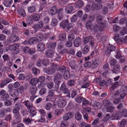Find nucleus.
<instances>
[{
  "label": "nucleus",
  "mask_w": 127,
  "mask_h": 127,
  "mask_svg": "<svg viewBox=\"0 0 127 127\" xmlns=\"http://www.w3.org/2000/svg\"><path fill=\"white\" fill-rule=\"evenodd\" d=\"M105 23L104 22L100 23L99 24H97L93 26V31L95 32H97L98 30L99 31H102L104 28L105 27Z\"/></svg>",
  "instance_id": "obj_1"
},
{
  "label": "nucleus",
  "mask_w": 127,
  "mask_h": 127,
  "mask_svg": "<svg viewBox=\"0 0 127 127\" xmlns=\"http://www.w3.org/2000/svg\"><path fill=\"white\" fill-rule=\"evenodd\" d=\"M57 8H52L49 10V13L51 14L52 15L55 14L57 12L59 13L58 15V18L59 20H61L63 19V16L62 15L61 16L60 15V13H61V12L63 10V8H59V9L57 10Z\"/></svg>",
  "instance_id": "obj_2"
},
{
  "label": "nucleus",
  "mask_w": 127,
  "mask_h": 127,
  "mask_svg": "<svg viewBox=\"0 0 127 127\" xmlns=\"http://www.w3.org/2000/svg\"><path fill=\"white\" fill-rule=\"evenodd\" d=\"M58 67L57 64H53L51 67L47 69L46 71V73L49 75L52 74L55 72Z\"/></svg>",
  "instance_id": "obj_3"
},
{
  "label": "nucleus",
  "mask_w": 127,
  "mask_h": 127,
  "mask_svg": "<svg viewBox=\"0 0 127 127\" xmlns=\"http://www.w3.org/2000/svg\"><path fill=\"white\" fill-rule=\"evenodd\" d=\"M9 94L10 96L15 98L13 99L14 100H17L18 99L19 94L17 90L14 89L10 90Z\"/></svg>",
  "instance_id": "obj_4"
},
{
  "label": "nucleus",
  "mask_w": 127,
  "mask_h": 127,
  "mask_svg": "<svg viewBox=\"0 0 127 127\" xmlns=\"http://www.w3.org/2000/svg\"><path fill=\"white\" fill-rule=\"evenodd\" d=\"M19 106V105L18 104H15V107L12 110L13 113L14 114L15 117L17 118H19L20 116L19 112L20 108Z\"/></svg>",
  "instance_id": "obj_5"
},
{
  "label": "nucleus",
  "mask_w": 127,
  "mask_h": 127,
  "mask_svg": "<svg viewBox=\"0 0 127 127\" xmlns=\"http://www.w3.org/2000/svg\"><path fill=\"white\" fill-rule=\"evenodd\" d=\"M122 115L124 117H126L127 116V110L126 109H123L122 112V114L120 113H117L115 115V118L116 119H120L122 116Z\"/></svg>",
  "instance_id": "obj_6"
},
{
  "label": "nucleus",
  "mask_w": 127,
  "mask_h": 127,
  "mask_svg": "<svg viewBox=\"0 0 127 127\" xmlns=\"http://www.w3.org/2000/svg\"><path fill=\"white\" fill-rule=\"evenodd\" d=\"M0 96H1V99L3 101L7 100L9 97L8 94L3 89L0 91Z\"/></svg>",
  "instance_id": "obj_7"
},
{
  "label": "nucleus",
  "mask_w": 127,
  "mask_h": 127,
  "mask_svg": "<svg viewBox=\"0 0 127 127\" xmlns=\"http://www.w3.org/2000/svg\"><path fill=\"white\" fill-rule=\"evenodd\" d=\"M23 51L25 53L32 55L35 52V50L34 48H30L27 47H25L23 49Z\"/></svg>",
  "instance_id": "obj_8"
},
{
  "label": "nucleus",
  "mask_w": 127,
  "mask_h": 127,
  "mask_svg": "<svg viewBox=\"0 0 127 127\" xmlns=\"http://www.w3.org/2000/svg\"><path fill=\"white\" fill-rule=\"evenodd\" d=\"M55 91L52 89L48 92V95L46 97V101H50L55 94Z\"/></svg>",
  "instance_id": "obj_9"
},
{
  "label": "nucleus",
  "mask_w": 127,
  "mask_h": 127,
  "mask_svg": "<svg viewBox=\"0 0 127 127\" xmlns=\"http://www.w3.org/2000/svg\"><path fill=\"white\" fill-rule=\"evenodd\" d=\"M58 105L60 107L64 106L66 104V100L60 97L58 101Z\"/></svg>",
  "instance_id": "obj_10"
},
{
  "label": "nucleus",
  "mask_w": 127,
  "mask_h": 127,
  "mask_svg": "<svg viewBox=\"0 0 127 127\" xmlns=\"http://www.w3.org/2000/svg\"><path fill=\"white\" fill-rule=\"evenodd\" d=\"M62 78V76L60 73L57 74L55 76L54 78V82L58 85L61 82Z\"/></svg>",
  "instance_id": "obj_11"
},
{
  "label": "nucleus",
  "mask_w": 127,
  "mask_h": 127,
  "mask_svg": "<svg viewBox=\"0 0 127 127\" xmlns=\"http://www.w3.org/2000/svg\"><path fill=\"white\" fill-rule=\"evenodd\" d=\"M19 46L18 44H15L14 45H12L8 46V48L6 49L7 51L8 50H17L18 53L19 52V50L17 48L19 47Z\"/></svg>",
  "instance_id": "obj_12"
},
{
  "label": "nucleus",
  "mask_w": 127,
  "mask_h": 127,
  "mask_svg": "<svg viewBox=\"0 0 127 127\" xmlns=\"http://www.w3.org/2000/svg\"><path fill=\"white\" fill-rule=\"evenodd\" d=\"M43 26V22L41 21L39 22L37 24L35 25L34 26V28L35 30L34 32L35 33L37 31L41 28Z\"/></svg>",
  "instance_id": "obj_13"
},
{
  "label": "nucleus",
  "mask_w": 127,
  "mask_h": 127,
  "mask_svg": "<svg viewBox=\"0 0 127 127\" xmlns=\"http://www.w3.org/2000/svg\"><path fill=\"white\" fill-rule=\"evenodd\" d=\"M100 61L99 59H96L93 61V63L91 64V67L93 68L96 67L100 63Z\"/></svg>",
  "instance_id": "obj_14"
},
{
  "label": "nucleus",
  "mask_w": 127,
  "mask_h": 127,
  "mask_svg": "<svg viewBox=\"0 0 127 127\" xmlns=\"http://www.w3.org/2000/svg\"><path fill=\"white\" fill-rule=\"evenodd\" d=\"M48 64V62L46 60H42L38 61L37 65L38 66L46 65Z\"/></svg>",
  "instance_id": "obj_15"
},
{
  "label": "nucleus",
  "mask_w": 127,
  "mask_h": 127,
  "mask_svg": "<svg viewBox=\"0 0 127 127\" xmlns=\"http://www.w3.org/2000/svg\"><path fill=\"white\" fill-rule=\"evenodd\" d=\"M37 48L39 51H43L45 49L44 44L41 43H39L37 46Z\"/></svg>",
  "instance_id": "obj_16"
},
{
  "label": "nucleus",
  "mask_w": 127,
  "mask_h": 127,
  "mask_svg": "<svg viewBox=\"0 0 127 127\" xmlns=\"http://www.w3.org/2000/svg\"><path fill=\"white\" fill-rule=\"evenodd\" d=\"M11 81L10 79L8 78H6L2 81L0 83V86L1 87H3L6 84Z\"/></svg>",
  "instance_id": "obj_17"
},
{
  "label": "nucleus",
  "mask_w": 127,
  "mask_h": 127,
  "mask_svg": "<svg viewBox=\"0 0 127 127\" xmlns=\"http://www.w3.org/2000/svg\"><path fill=\"white\" fill-rule=\"evenodd\" d=\"M93 106L94 107V108L95 109H98L101 108L102 106V104L96 101L94 102V104H92Z\"/></svg>",
  "instance_id": "obj_18"
},
{
  "label": "nucleus",
  "mask_w": 127,
  "mask_h": 127,
  "mask_svg": "<svg viewBox=\"0 0 127 127\" xmlns=\"http://www.w3.org/2000/svg\"><path fill=\"white\" fill-rule=\"evenodd\" d=\"M24 103L28 109V110L34 107L32 106V104L28 100L25 101L24 102Z\"/></svg>",
  "instance_id": "obj_19"
},
{
  "label": "nucleus",
  "mask_w": 127,
  "mask_h": 127,
  "mask_svg": "<svg viewBox=\"0 0 127 127\" xmlns=\"http://www.w3.org/2000/svg\"><path fill=\"white\" fill-rule=\"evenodd\" d=\"M73 115L71 112H68L65 115L63 116V119L64 120L67 121V120L71 119L73 117Z\"/></svg>",
  "instance_id": "obj_20"
},
{
  "label": "nucleus",
  "mask_w": 127,
  "mask_h": 127,
  "mask_svg": "<svg viewBox=\"0 0 127 127\" xmlns=\"http://www.w3.org/2000/svg\"><path fill=\"white\" fill-rule=\"evenodd\" d=\"M81 40L79 38H76L73 41V44L74 46L76 47L79 46L80 44Z\"/></svg>",
  "instance_id": "obj_21"
},
{
  "label": "nucleus",
  "mask_w": 127,
  "mask_h": 127,
  "mask_svg": "<svg viewBox=\"0 0 127 127\" xmlns=\"http://www.w3.org/2000/svg\"><path fill=\"white\" fill-rule=\"evenodd\" d=\"M54 54V53L53 51L51 50H47L45 53L46 56L50 58L53 57Z\"/></svg>",
  "instance_id": "obj_22"
},
{
  "label": "nucleus",
  "mask_w": 127,
  "mask_h": 127,
  "mask_svg": "<svg viewBox=\"0 0 127 127\" xmlns=\"http://www.w3.org/2000/svg\"><path fill=\"white\" fill-rule=\"evenodd\" d=\"M93 26L91 22L90 21H88L86 25V28L91 31H93L92 27Z\"/></svg>",
  "instance_id": "obj_23"
},
{
  "label": "nucleus",
  "mask_w": 127,
  "mask_h": 127,
  "mask_svg": "<svg viewBox=\"0 0 127 127\" xmlns=\"http://www.w3.org/2000/svg\"><path fill=\"white\" fill-rule=\"evenodd\" d=\"M38 80L36 78H33L31 80L30 84L33 86L36 85L38 83Z\"/></svg>",
  "instance_id": "obj_24"
},
{
  "label": "nucleus",
  "mask_w": 127,
  "mask_h": 127,
  "mask_svg": "<svg viewBox=\"0 0 127 127\" xmlns=\"http://www.w3.org/2000/svg\"><path fill=\"white\" fill-rule=\"evenodd\" d=\"M12 2V0H4L3 4L6 7H10Z\"/></svg>",
  "instance_id": "obj_25"
},
{
  "label": "nucleus",
  "mask_w": 127,
  "mask_h": 127,
  "mask_svg": "<svg viewBox=\"0 0 127 127\" xmlns=\"http://www.w3.org/2000/svg\"><path fill=\"white\" fill-rule=\"evenodd\" d=\"M68 23V20H66L61 22L60 23V25L61 27L65 28L67 27Z\"/></svg>",
  "instance_id": "obj_26"
},
{
  "label": "nucleus",
  "mask_w": 127,
  "mask_h": 127,
  "mask_svg": "<svg viewBox=\"0 0 127 127\" xmlns=\"http://www.w3.org/2000/svg\"><path fill=\"white\" fill-rule=\"evenodd\" d=\"M60 89L61 90L64 92V94H66L68 93V91L66 88L65 85L64 84H61Z\"/></svg>",
  "instance_id": "obj_27"
},
{
  "label": "nucleus",
  "mask_w": 127,
  "mask_h": 127,
  "mask_svg": "<svg viewBox=\"0 0 127 127\" xmlns=\"http://www.w3.org/2000/svg\"><path fill=\"white\" fill-rule=\"evenodd\" d=\"M69 124L68 122L65 120H63L61 122L60 127H68Z\"/></svg>",
  "instance_id": "obj_28"
},
{
  "label": "nucleus",
  "mask_w": 127,
  "mask_h": 127,
  "mask_svg": "<svg viewBox=\"0 0 127 127\" xmlns=\"http://www.w3.org/2000/svg\"><path fill=\"white\" fill-rule=\"evenodd\" d=\"M37 90V88L35 86H32L30 87V90L31 94L32 95L35 94L36 93Z\"/></svg>",
  "instance_id": "obj_29"
},
{
  "label": "nucleus",
  "mask_w": 127,
  "mask_h": 127,
  "mask_svg": "<svg viewBox=\"0 0 127 127\" xmlns=\"http://www.w3.org/2000/svg\"><path fill=\"white\" fill-rule=\"evenodd\" d=\"M90 47L88 45L85 46L82 49V52L83 54H86L89 51Z\"/></svg>",
  "instance_id": "obj_30"
},
{
  "label": "nucleus",
  "mask_w": 127,
  "mask_h": 127,
  "mask_svg": "<svg viewBox=\"0 0 127 127\" xmlns=\"http://www.w3.org/2000/svg\"><path fill=\"white\" fill-rule=\"evenodd\" d=\"M116 47L114 46H110L108 47L107 51L108 52V53H107V51L106 52V54L107 55L108 54H109L111 52L114 51Z\"/></svg>",
  "instance_id": "obj_31"
},
{
  "label": "nucleus",
  "mask_w": 127,
  "mask_h": 127,
  "mask_svg": "<svg viewBox=\"0 0 127 127\" xmlns=\"http://www.w3.org/2000/svg\"><path fill=\"white\" fill-rule=\"evenodd\" d=\"M75 119L77 120H80L82 118V116L81 114L79 112H76L75 115Z\"/></svg>",
  "instance_id": "obj_32"
},
{
  "label": "nucleus",
  "mask_w": 127,
  "mask_h": 127,
  "mask_svg": "<svg viewBox=\"0 0 127 127\" xmlns=\"http://www.w3.org/2000/svg\"><path fill=\"white\" fill-rule=\"evenodd\" d=\"M47 44L49 48L54 49L56 46V43L55 42H51L47 43Z\"/></svg>",
  "instance_id": "obj_33"
},
{
  "label": "nucleus",
  "mask_w": 127,
  "mask_h": 127,
  "mask_svg": "<svg viewBox=\"0 0 127 127\" xmlns=\"http://www.w3.org/2000/svg\"><path fill=\"white\" fill-rule=\"evenodd\" d=\"M10 39L11 41L12 42H15L17 41L18 39V36L12 34L10 37Z\"/></svg>",
  "instance_id": "obj_34"
},
{
  "label": "nucleus",
  "mask_w": 127,
  "mask_h": 127,
  "mask_svg": "<svg viewBox=\"0 0 127 127\" xmlns=\"http://www.w3.org/2000/svg\"><path fill=\"white\" fill-rule=\"evenodd\" d=\"M37 42L35 37H32L30 38L29 40V43L30 44L35 43Z\"/></svg>",
  "instance_id": "obj_35"
},
{
  "label": "nucleus",
  "mask_w": 127,
  "mask_h": 127,
  "mask_svg": "<svg viewBox=\"0 0 127 127\" xmlns=\"http://www.w3.org/2000/svg\"><path fill=\"white\" fill-rule=\"evenodd\" d=\"M43 37V36L42 34H39L37 35L36 38L37 42H39L42 40Z\"/></svg>",
  "instance_id": "obj_36"
},
{
  "label": "nucleus",
  "mask_w": 127,
  "mask_h": 127,
  "mask_svg": "<svg viewBox=\"0 0 127 127\" xmlns=\"http://www.w3.org/2000/svg\"><path fill=\"white\" fill-rule=\"evenodd\" d=\"M114 70H111V71H113V73H116L117 72H118L120 70V66L118 65H116L114 66L113 67Z\"/></svg>",
  "instance_id": "obj_37"
},
{
  "label": "nucleus",
  "mask_w": 127,
  "mask_h": 127,
  "mask_svg": "<svg viewBox=\"0 0 127 127\" xmlns=\"http://www.w3.org/2000/svg\"><path fill=\"white\" fill-rule=\"evenodd\" d=\"M126 34H127V31L126 30V29L125 28H123L121 30L120 35L123 36Z\"/></svg>",
  "instance_id": "obj_38"
},
{
  "label": "nucleus",
  "mask_w": 127,
  "mask_h": 127,
  "mask_svg": "<svg viewBox=\"0 0 127 127\" xmlns=\"http://www.w3.org/2000/svg\"><path fill=\"white\" fill-rule=\"evenodd\" d=\"M40 17V14H33L32 16V18L36 21H38Z\"/></svg>",
  "instance_id": "obj_39"
},
{
  "label": "nucleus",
  "mask_w": 127,
  "mask_h": 127,
  "mask_svg": "<svg viewBox=\"0 0 127 127\" xmlns=\"http://www.w3.org/2000/svg\"><path fill=\"white\" fill-rule=\"evenodd\" d=\"M29 111L30 112V115L32 117L34 116L36 113V112L35 111L34 107L30 109V110H29Z\"/></svg>",
  "instance_id": "obj_40"
},
{
  "label": "nucleus",
  "mask_w": 127,
  "mask_h": 127,
  "mask_svg": "<svg viewBox=\"0 0 127 127\" xmlns=\"http://www.w3.org/2000/svg\"><path fill=\"white\" fill-rule=\"evenodd\" d=\"M83 97H81L80 96H77L75 98V101L76 102L81 103L83 100Z\"/></svg>",
  "instance_id": "obj_41"
},
{
  "label": "nucleus",
  "mask_w": 127,
  "mask_h": 127,
  "mask_svg": "<svg viewBox=\"0 0 127 127\" xmlns=\"http://www.w3.org/2000/svg\"><path fill=\"white\" fill-rule=\"evenodd\" d=\"M18 12L20 15L23 16H24L25 15V11L23 8H20L18 10Z\"/></svg>",
  "instance_id": "obj_42"
},
{
  "label": "nucleus",
  "mask_w": 127,
  "mask_h": 127,
  "mask_svg": "<svg viewBox=\"0 0 127 127\" xmlns=\"http://www.w3.org/2000/svg\"><path fill=\"white\" fill-rule=\"evenodd\" d=\"M115 109L114 107L113 106H109L106 109L108 112H113Z\"/></svg>",
  "instance_id": "obj_43"
},
{
  "label": "nucleus",
  "mask_w": 127,
  "mask_h": 127,
  "mask_svg": "<svg viewBox=\"0 0 127 127\" xmlns=\"http://www.w3.org/2000/svg\"><path fill=\"white\" fill-rule=\"evenodd\" d=\"M70 77V74L69 72L66 70L65 72L64 75V79H67Z\"/></svg>",
  "instance_id": "obj_44"
},
{
  "label": "nucleus",
  "mask_w": 127,
  "mask_h": 127,
  "mask_svg": "<svg viewBox=\"0 0 127 127\" xmlns=\"http://www.w3.org/2000/svg\"><path fill=\"white\" fill-rule=\"evenodd\" d=\"M23 122L26 124L29 125L30 124H31V121L30 119L28 118L24 119Z\"/></svg>",
  "instance_id": "obj_45"
},
{
  "label": "nucleus",
  "mask_w": 127,
  "mask_h": 127,
  "mask_svg": "<svg viewBox=\"0 0 127 127\" xmlns=\"http://www.w3.org/2000/svg\"><path fill=\"white\" fill-rule=\"evenodd\" d=\"M87 104L91 105V103L90 102L85 98H83V100L82 105L83 106H85Z\"/></svg>",
  "instance_id": "obj_46"
},
{
  "label": "nucleus",
  "mask_w": 127,
  "mask_h": 127,
  "mask_svg": "<svg viewBox=\"0 0 127 127\" xmlns=\"http://www.w3.org/2000/svg\"><path fill=\"white\" fill-rule=\"evenodd\" d=\"M75 37L73 34H71L69 35L68 37V39L69 41H73L75 38Z\"/></svg>",
  "instance_id": "obj_47"
},
{
  "label": "nucleus",
  "mask_w": 127,
  "mask_h": 127,
  "mask_svg": "<svg viewBox=\"0 0 127 127\" xmlns=\"http://www.w3.org/2000/svg\"><path fill=\"white\" fill-rule=\"evenodd\" d=\"M113 29L114 31L115 32H116L119 31L120 27L116 24H115L113 26Z\"/></svg>",
  "instance_id": "obj_48"
},
{
  "label": "nucleus",
  "mask_w": 127,
  "mask_h": 127,
  "mask_svg": "<svg viewBox=\"0 0 127 127\" xmlns=\"http://www.w3.org/2000/svg\"><path fill=\"white\" fill-rule=\"evenodd\" d=\"M66 34L64 33H62L60 34L59 36V40H64L66 38Z\"/></svg>",
  "instance_id": "obj_49"
},
{
  "label": "nucleus",
  "mask_w": 127,
  "mask_h": 127,
  "mask_svg": "<svg viewBox=\"0 0 127 127\" xmlns=\"http://www.w3.org/2000/svg\"><path fill=\"white\" fill-rule=\"evenodd\" d=\"M54 84L52 82H50L48 83L47 84V87L49 89H52L53 88Z\"/></svg>",
  "instance_id": "obj_50"
},
{
  "label": "nucleus",
  "mask_w": 127,
  "mask_h": 127,
  "mask_svg": "<svg viewBox=\"0 0 127 127\" xmlns=\"http://www.w3.org/2000/svg\"><path fill=\"white\" fill-rule=\"evenodd\" d=\"M52 106V104L50 102H48L46 104L45 106V108L46 110H49L51 108Z\"/></svg>",
  "instance_id": "obj_51"
},
{
  "label": "nucleus",
  "mask_w": 127,
  "mask_h": 127,
  "mask_svg": "<svg viewBox=\"0 0 127 127\" xmlns=\"http://www.w3.org/2000/svg\"><path fill=\"white\" fill-rule=\"evenodd\" d=\"M120 85V84L119 81L115 82L112 84V85L111 86V88L112 89H114L115 88L117 87L118 85Z\"/></svg>",
  "instance_id": "obj_52"
},
{
  "label": "nucleus",
  "mask_w": 127,
  "mask_h": 127,
  "mask_svg": "<svg viewBox=\"0 0 127 127\" xmlns=\"http://www.w3.org/2000/svg\"><path fill=\"white\" fill-rule=\"evenodd\" d=\"M69 65L72 68L75 69V61H70L69 63Z\"/></svg>",
  "instance_id": "obj_53"
},
{
  "label": "nucleus",
  "mask_w": 127,
  "mask_h": 127,
  "mask_svg": "<svg viewBox=\"0 0 127 127\" xmlns=\"http://www.w3.org/2000/svg\"><path fill=\"white\" fill-rule=\"evenodd\" d=\"M58 21L57 20L54 18L52 19L51 23V25L53 26L56 25L57 24Z\"/></svg>",
  "instance_id": "obj_54"
},
{
  "label": "nucleus",
  "mask_w": 127,
  "mask_h": 127,
  "mask_svg": "<svg viewBox=\"0 0 127 127\" xmlns=\"http://www.w3.org/2000/svg\"><path fill=\"white\" fill-rule=\"evenodd\" d=\"M77 19V17L75 15H74L71 18V21L72 22H75Z\"/></svg>",
  "instance_id": "obj_55"
},
{
  "label": "nucleus",
  "mask_w": 127,
  "mask_h": 127,
  "mask_svg": "<svg viewBox=\"0 0 127 127\" xmlns=\"http://www.w3.org/2000/svg\"><path fill=\"white\" fill-rule=\"evenodd\" d=\"M90 44L91 46L93 47L94 46L95 44L94 38L93 36H90Z\"/></svg>",
  "instance_id": "obj_56"
},
{
  "label": "nucleus",
  "mask_w": 127,
  "mask_h": 127,
  "mask_svg": "<svg viewBox=\"0 0 127 127\" xmlns=\"http://www.w3.org/2000/svg\"><path fill=\"white\" fill-rule=\"evenodd\" d=\"M72 44L73 43L72 41H69L66 42L65 45L67 47H70L72 46Z\"/></svg>",
  "instance_id": "obj_57"
},
{
  "label": "nucleus",
  "mask_w": 127,
  "mask_h": 127,
  "mask_svg": "<svg viewBox=\"0 0 127 127\" xmlns=\"http://www.w3.org/2000/svg\"><path fill=\"white\" fill-rule=\"evenodd\" d=\"M33 73L34 75H36L38 73H39V70L35 67L32 69Z\"/></svg>",
  "instance_id": "obj_58"
},
{
  "label": "nucleus",
  "mask_w": 127,
  "mask_h": 127,
  "mask_svg": "<svg viewBox=\"0 0 127 127\" xmlns=\"http://www.w3.org/2000/svg\"><path fill=\"white\" fill-rule=\"evenodd\" d=\"M27 22L28 24H32V18L30 16L28 17L27 18Z\"/></svg>",
  "instance_id": "obj_59"
},
{
  "label": "nucleus",
  "mask_w": 127,
  "mask_h": 127,
  "mask_svg": "<svg viewBox=\"0 0 127 127\" xmlns=\"http://www.w3.org/2000/svg\"><path fill=\"white\" fill-rule=\"evenodd\" d=\"M66 68L65 67L62 66L59 68L58 70L61 72L64 73L66 71Z\"/></svg>",
  "instance_id": "obj_60"
},
{
  "label": "nucleus",
  "mask_w": 127,
  "mask_h": 127,
  "mask_svg": "<svg viewBox=\"0 0 127 127\" xmlns=\"http://www.w3.org/2000/svg\"><path fill=\"white\" fill-rule=\"evenodd\" d=\"M47 90L46 89L43 88L39 91V93L40 95H42L45 94Z\"/></svg>",
  "instance_id": "obj_61"
},
{
  "label": "nucleus",
  "mask_w": 127,
  "mask_h": 127,
  "mask_svg": "<svg viewBox=\"0 0 127 127\" xmlns=\"http://www.w3.org/2000/svg\"><path fill=\"white\" fill-rule=\"evenodd\" d=\"M65 11L67 14L71 13L74 12H73L72 8H65Z\"/></svg>",
  "instance_id": "obj_62"
},
{
  "label": "nucleus",
  "mask_w": 127,
  "mask_h": 127,
  "mask_svg": "<svg viewBox=\"0 0 127 127\" xmlns=\"http://www.w3.org/2000/svg\"><path fill=\"white\" fill-rule=\"evenodd\" d=\"M110 114H107L104 117L103 119V121L105 122L108 121L110 118Z\"/></svg>",
  "instance_id": "obj_63"
},
{
  "label": "nucleus",
  "mask_w": 127,
  "mask_h": 127,
  "mask_svg": "<svg viewBox=\"0 0 127 127\" xmlns=\"http://www.w3.org/2000/svg\"><path fill=\"white\" fill-rule=\"evenodd\" d=\"M103 104L105 106H108L110 104V102L107 99L104 100L103 101Z\"/></svg>",
  "instance_id": "obj_64"
}]
</instances>
